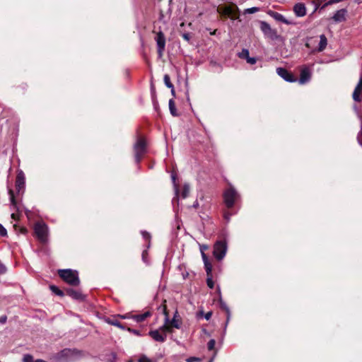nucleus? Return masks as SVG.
I'll return each instance as SVG.
<instances>
[{"label":"nucleus","instance_id":"46","mask_svg":"<svg viewBox=\"0 0 362 362\" xmlns=\"http://www.w3.org/2000/svg\"><path fill=\"white\" fill-rule=\"evenodd\" d=\"M358 143L362 146V131L359 132V134H358Z\"/></svg>","mask_w":362,"mask_h":362},{"label":"nucleus","instance_id":"10","mask_svg":"<svg viewBox=\"0 0 362 362\" xmlns=\"http://www.w3.org/2000/svg\"><path fill=\"white\" fill-rule=\"evenodd\" d=\"M276 73L279 76H281L282 78H284L286 81L295 82L296 81V79L294 78V76L290 72H288L286 69L281 68V67L277 68Z\"/></svg>","mask_w":362,"mask_h":362},{"label":"nucleus","instance_id":"15","mask_svg":"<svg viewBox=\"0 0 362 362\" xmlns=\"http://www.w3.org/2000/svg\"><path fill=\"white\" fill-rule=\"evenodd\" d=\"M171 179H172V181L173 183L174 190H175V197L173 199V203H175L176 202L177 204H179V199H178L179 187H178V185L176 183V179H177L176 173H172Z\"/></svg>","mask_w":362,"mask_h":362},{"label":"nucleus","instance_id":"40","mask_svg":"<svg viewBox=\"0 0 362 362\" xmlns=\"http://www.w3.org/2000/svg\"><path fill=\"white\" fill-rule=\"evenodd\" d=\"M247 62L250 64H255L257 62V59L255 58V57H249L247 59H246Z\"/></svg>","mask_w":362,"mask_h":362},{"label":"nucleus","instance_id":"41","mask_svg":"<svg viewBox=\"0 0 362 362\" xmlns=\"http://www.w3.org/2000/svg\"><path fill=\"white\" fill-rule=\"evenodd\" d=\"M6 267L1 263V261L0 260V274H3L6 273Z\"/></svg>","mask_w":362,"mask_h":362},{"label":"nucleus","instance_id":"26","mask_svg":"<svg viewBox=\"0 0 362 362\" xmlns=\"http://www.w3.org/2000/svg\"><path fill=\"white\" fill-rule=\"evenodd\" d=\"M189 185L188 184H185L183 185L182 192L181 194L182 198L185 199L189 196Z\"/></svg>","mask_w":362,"mask_h":362},{"label":"nucleus","instance_id":"47","mask_svg":"<svg viewBox=\"0 0 362 362\" xmlns=\"http://www.w3.org/2000/svg\"><path fill=\"white\" fill-rule=\"evenodd\" d=\"M209 247L206 245H200V251H201V253H202V252H204L205 250H208Z\"/></svg>","mask_w":362,"mask_h":362},{"label":"nucleus","instance_id":"39","mask_svg":"<svg viewBox=\"0 0 362 362\" xmlns=\"http://www.w3.org/2000/svg\"><path fill=\"white\" fill-rule=\"evenodd\" d=\"M139 362H152V361L146 356H142L139 358Z\"/></svg>","mask_w":362,"mask_h":362},{"label":"nucleus","instance_id":"16","mask_svg":"<svg viewBox=\"0 0 362 362\" xmlns=\"http://www.w3.org/2000/svg\"><path fill=\"white\" fill-rule=\"evenodd\" d=\"M164 313L165 315V324L163 326L160 327L158 329V330H159V332L161 334H165L167 335V333L172 332V329H171L170 326L168 325L169 318H168V316L167 315L165 310H164Z\"/></svg>","mask_w":362,"mask_h":362},{"label":"nucleus","instance_id":"29","mask_svg":"<svg viewBox=\"0 0 362 362\" xmlns=\"http://www.w3.org/2000/svg\"><path fill=\"white\" fill-rule=\"evenodd\" d=\"M221 308L225 310V311L226 312V314H227V322H228V321L230 320V310L228 308V306L226 305V303H222V302L221 303Z\"/></svg>","mask_w":362,"mask_h":362},{"label":"nucleus","instance_id":"7","mask_svg":"<svg viewBox=\"0 0 362 362\" xmlns=\"http://www.w3.org/2000/svg\"><path fill=\"white\" fill-rule=\"evenodd\" d=\"M260 30L265 36L272 40L276 39L278 37L276 30L272 29L270 25L265 21L260 22Z\"/></svg>","mask_w":362,"mask_h":362},{"label":"nucleus","instance_id":"51","mask_svg":"<svg viewBox=\"0 0 362 362\" xmlns=\"http://www.w3.org/2000/svg\"><path fill=\"white\" fill-rule=\"evenodd\" d=\"M192 206L194 208H197L199 206V203L197 201H195L194 203L193 204Z\"/></svg>","mask_w":362,"mask_h":362},{"label":"nucleus","instance_id":"20","mask_svg":"<svg viewBox=\"0 0 362 362\" xmlns=\"http://www.w3.org/2000/svg\"><path fill=\"white\" fill-rule=\"evenodd\" d=\"M66 293L68 296L76 300H81L83 298V295L79 291H76L73 288L66 289Z\"/></svg>","mask_w":362,"mask_h":362},{"label":"nucleus","instance_id":"54","mask_svg":"<svg viewBox=\"0 0 362 362\" xmlns=\"http://www.w3.org/2000/svg\"><path fill=\"white\" fill-rule=\"evenodd\" d=\"M145 257H146V252L144 251V252H143V254H142V258H143L144 261H146Z\"/></svg>","mask_w":362,"mask_h":362},{"label":"nucleus","instance_id":"31","mask_svg":"<svg viewBox=\"0 0 362 362\" xmlns=\"http://www.w3.org/2000/svg\"><path fill=\"white\" fill-rule=\"evenodd\" d=\"M204 267L207 274V276H211V271H212V265L209 262L207 263L204 264Z\"/></svg>","mask_w":362,"mask_h":362},{"label":"nucleus","instance_id":"33","mask_svg":"<svg viewBox=\"0 0 362 362\" xmlns=\"http://www.w3.org/2000/svg\"><path fill=\"white\" fill-rule=\"evenodd\" d=\"M23 362H34L33 357L31 355L27 354L23 356Z\"/></svg>","mask_w":362,"mask_h":362},{"label":"nucleus","instance_id":"44","mask_svg":"<svg viewBox=\"0 0 362 362\" xmlns=\"http://www.w3.org/2000/svg\"><path fill=\"white\" fill-rule=\"evenodd\" d=\"M128 331L136 334V335H138V336H140L141 334H140V332L139 330H136V329H131V328H128Z\"/></svg>","mask_w":362,"mask_h":362},{"label":"nucleus","instance_id":"23","mask_svg":"<svg viewBox=\"0 0 362 362\" xmlns=\"http://www.w3.org/2000/svg\"><path fill=\"white\" fill-rule=\"evenodd\" d=\"M8 194L10 196L11 204L12 206V210L17 209V203L14 197L13 191L11 189H8Z\"/></svg>","mask_w":362,"mask_h":362},{"label":"nucleus","instance_id":"36","mask_svg":"<svg viewBox=\"0 0 362 362\" xmlns=\"http://www.w3.org/2000/svg\"><path fill=\"white\" fill-rule=\"evenodd\" d=\"M215 344H216V341H215L214 339L209 340V341L208 342V349L209 350L214 349V346H215Z\"/></svg>","mask_w":362,"mask_h":362},{"label":"nucleus","instance_id":"50","mask_svg":"<svg viewBox=\"0 0 362 362\" xmlns=\"http://www.w3.org/2000/svg\"><path fill=\"white\" fill-rule=\"evenodd\" d=\"M6 321V316H4V317H0V322L1 323H5Z\"/></svg>","mask_w":362,"mask_h":362},{"label":"nucleus","instance_id":"52","mask_svg":"<svg viewBox=\"0 0 362 362\" xmlns=\"http://www.w3.org/2000/svg\"><path fill=\"white\" fill-rule=\"evenodd\" d=\"M171 89V93L173 96H175V89H174V86H173V88H170Z\"/></svg>","mask_w":362,"mask_h":362},{"label":"nucleus","instance_id":"28","mask_svg":"<svg viewBox=\"0 0 362 362\" xmlns=\"http://www.w3.org/2000/svg\"><path fill=\"white\" fill-rule=\"evenodd\" d=\"M163 80H164V83H165V85L169 88H173V83L170 82V78L169 76V75L168 74H165L163 77Z\"/></svg>","mask_w":362,"mask_h":362},{"label":"nucleus","instance_id":"48","mask_svg":"<svg viewBox=\"0 0 362 362\" xmlns=\"http://www.w3.org/2000/svg\"><path fill=\"white\" fill-rule=\"evenodd\" d=\"M212 315V313L211 312H208L206 313L205 315H204V318L206 320H209L211 317Z\"/></svg>","mask_w":362,"mask_h":362},{"label":"nucleus","instance_id":"42","mask_svg":"<svg viewBox=\"0 0 362 362\" xmlns=\"http://www.w3.org/2000/svg\"><path fill=\"white\" fill-rule=\"evenodd\" d=\"M141 235H142L143 238L146 240H149L151 238L150 234L146 231H142Z\"/></svg>","mask_w":362,"mask_h":362},{"label":"nucleus","instance_id":"38","mask_svg":"<svg viewBox=\"0 0 362 362\" xmlns=\"http://www.w3.org/2000/svg\"><path fill=\"white\" fill-rule=\"evenodd\" d=\"M187 362H199L201 361V358L197 357H189L187 358Z\"/></svg>","mask_w":362,"mask_h":362},{"label":"nucleus","instance_id":"4","mask_svg":"<svg viewBox=\"0 0 362 362\" xmlns=\"http://www.w3.org/2000/svg\"><path fill=\"white\" fill-rule=\"evenodd\" d=\"M227 243L225 240H218L214 245L213 255L214 257L220 261L222 260L227 252Z\"/></svg>","mask_w":362,"mask_h":362},{"label":"nucleus","instance_id":"57","mask_svg":"<svg viewBox=\"0 0 362 362\" xmlns=\"http://www.w3.org/2000/svg\"><path fill=\"white\" fill-rule=\"evenodd\" d=\"M180 25H181V26H183V25H184V23H182L180 24Z\"/></svg>","mask_w":362,"mask_h":362},{"label":"nucleus","instance_id":"17","mask_svg":"<svg viewBox=\"0 0 362 362\" xmlns=\"http://www.w3.org/2000/svg\"><path fill=\"white\" fill-rule=\"evenodd\" d=\"M268 13L277 21L282 22L286 25H289L291 23L282 14L279 13L270 11Z\"/></svg>","mask_w":362,"mask_h":362},{"label":"nucleus","instance_id":"53","mask_svg":"<svg viewBox=\"0 0 362 362\" xmlns=\"http://www.w3.org/2000/svg\"><path fill=\"white\" fill-rule=\"evenodd\" d=\"M11 218H13V219H16V214L15 213H13L11 214Z\"/></svg>","mask_w":362,"mask_h":362},{"label":"nucleus","instance_id":"12","mask_svg":"<svg viewBox=\"0 0 362 362\" xmlns=\"http://www.w3.org/2000/svg\"><path fill=\"white\" fill-rule=\"evenodd\" d=\"M293 11L296 16L303 17L306 15V7L303 3H298L293 7Z\"/></svg>","mask_w":362,"mask_h":362},{"label":"nucleus","instance_id":"24","mask_svg":"<svg viewBox=\"0 0 362 362\" xmlns=\"http://www.w3.org/2000/svg\"><path fill=\"white\" fill-rule=\"evenodd\" d=\"M169 109L171 115L174 117L177 116L178 114L177 112V110L175 108V102L173 99L169 100Z\"/></svg>","mask_w":362,"mask_h":362},{"label":"nucleus","instance_id":"34","mask_svg":"<svg viewBox=\"0 0 362 362\" xmlns=\"http://www.w3.org/2000/svg\"><path fill=\"white\" fill-rule=\"evenodd\" d=\"M206 283H207V286L210 288H214V281H213V280L211 279V276H207Z\"/></svg>","mask_w":362,"mask_h":362},{"label":"nucleus","instance_id":"8","mask_svg":"<svg viewBox=\"0 0 362 362\" xmlns=\"http://www.w3.org/2000/svg\"><path fill=\"white\" fill-rule=\"evenodd\" d=\"M156 41L158 47V57H162L165 47V37L162 32H158L157 33Z\"/></svg>","mask_w":362,"mask_h":362},{"label":"nucleus","instance_id":"19","mask_svg":"<svg viewBox=\"0 0 362 362\" xmlns=\"http://www.w3.org/2000/svg\"><path fill=\"white\" fill-rule=\"evenodd\" d=\"M168 325L170 326V327H175L176 329H180L181 326V320L180 319V316L178 315V313L176 311L174 314L173 318L170 320Z\"/></svg>","mask_w":362,"mask_h":362},{"label":"nucleus","instance_id":"55","mask_svg":"<svg viewBox=\"0 0 362 362\" xmlns=\"http://www.w3.org/2000/svg\"><path fill=\"white\" fill-rule=\"evenodd\" d=\"M35 362H46V361L39 359V360L35 361Z\"/></svg>","mask_w":362,"mask_h":362},{"label":"nucleus","instance_id":"5","mask_svg":"<svg viewBox=\"0 0 362 362\" xmlns=\"http://www.w3.org/2000/svg\"><path fill=\"white\" fill-rule=\"evenodd\" d=\"M146 143L144 139L139 138L134 144L135 159L139 163L146 152Z\"/></svg>","mask_w":362,"mask_h":362},{"label":"nucleus","instance_id":"6","mask_svg":"<svg viewBox=\"0 0 362 362\" xmlns=\"http://www.w3.org/2000/svg\"><path fill=\"white\" fill-rule=\"evenodd\" d=\"M35 233L42 243H45L47 240L48 228L47 225L43 223H37L35 225Z\"/></svg>","mask_w":362,"mask_h":362},{"label":"nucleus","instance_id":"45","mask_svg":"<svg viewBox=\"0 0 362 362\" xmlns=\"http://www.w3.org/2000/svg\"><path fill=\"white\" fill-rule=\"evenodd\" d=\"M182 36L186 41L189 42L190 40V35L189 33H183Z\"/></svg>","mask_w":362,"mask_h":362},{"label":"nucleus","instance_id":"37","mask_svg":"<svg viewBox=\"0 0 362 362\" xmlns=\"http://www.w3.org/2000/svg\"><path fill=\"white\" fill-rule=\"evenodd\" d=\"M0 235L4 237L7 235L6 229L0 223Z\"/></svg>","mask_w":362,"mask_h":362},{"label":"nucleus","instance_id":"21","mask_svg":"<svg viewBox=\"0 0 362 362\" xmlns=\"http://www.w3.org/2000/svg\"><path fill=\"white\" fill-rule=\"evenodd\" d=\"M151 316V313L149 311H146L141 315H133L132 320H134L136 322H141L144 321L147 317Z\"/></svg>","mask_w":362,"mask_h":362},{"label":"nucleus","instance_id":"30","mask_svg":"<svg viewBox=\"0 0 362 362\" xmlns=\"http://www.w3.org/2000/svg\"><path fill=\"white\" fill-rule=\"evenodd\" d=\"M259 8L258 7H252V8H246L244 11V14L255 13L259 11Z\"/></svg>","mask_w":362,"mask_h":362},{"label":"nucleus","instance_id":"11","mask_svg":"<svg viewBox=\"0 0 362 362\" xmlns=\"http://www.w3.org/2000/svg\"><path fill=\"white\" fill-rule=\"evenodd\" d=\"M149 336H151L155 341L158 342H164L166 340V334H161L159 330L155 329L151 330L148 332Z\"/></svg>","mask_w":362,"mask_h":362},{"label":"nucleus","instance_id":"25","mask_svg":"<svg viewBox=\"0 0 362 362\" xmlns=\"http://www.w3.org/2000/svg\"><path fill=\"white\" fill-rule=\"evenodd\" d=\"M107 322L110 325L116 326L122 329H124L125 327L116 319H108Z\"/></svg>","mask_w":362,"mask_h":362},{"label":"nucleus","instance_id":"32","mask_svg":"<svg viewBox=\"0 0 362 362\" xmlns=\"http://www.w3.org/2000/svg\"><path fill=\"white\" fill-rule=\"evenodd\" d=\"M50 288L51 290L54 292L58 296H63V291H62L60 289H59L57 286H50Z\"/></svg>","mask_w":362,"mask_h":362},{"label":"nucleus","instance_id":"3","mask_svg":"<svg viewBox=\"0 0 362 362\" xmlns=\"http://www.w3.org/2000/svg\"><path fill=\"white\" fill-rule=\"evenodd\" d=\"M218 11L221 15L228 16L232 19L239 18V8L235 4H230L218 8Z\"/></svg>","mask_w":362,"mask_h":362},{"label":"nucleus","instance_id":"43","mask_svg":"<svg viewBox=\"0 0 362 362\" xmlns=\"http://www.w3.org/2000/svg\"><path fill=\"white\" fill-rule=\"evenodd\" d=\"M202 259H203V262L204 264L209 262L208 259V257H207L206 255L204 253V252H202Z\"/></svg>","mask_w":362,"mask_h":362},{"label":"nucleus","instance_id":"56","mask_svg":"<svg viewBox=\"0 0 362 362\" xmlns=\"http://www.w3.org/2000/svg\"><path fill=\"white\" fill-rule=\"evenodd\" d=\"M187 99L188 101L189 100V94L188 93H187Z\"/></svg>","mask_w":362,"mask_h":362},{"label":"nucleus","instance_id":"9","mask_svg":"<svg viewBox=\"0 0 362 362\" xmlns=\"http://www.w3.org/2000/svg\"><path fill=\"white\" fill-rule=\"evenodd\" d=\"M16 187L18 193L23 192L25 188V175L23 171H19L17 174Z\"/></svg>","mask_w":362,"mask_h":362},{"label":"nucleus","instance_id":"14","mask_svg":"<svg viewBox=\"0 0 362 362\" xmlns=\"http://www.w3.org/2000/svg\"><path fill=\"white\" fill-rule=\"evenodd\" d=\"M310 76L309 69L308 68H303L300 72V76L298 81L299 83L305 84L307 83L310 80Z\"/></svg>","mask_w":362,"mask_h":362},{"label":"nucleus","instance_id":"18","mask_svg":"<svg viewBox=\"0 0 362 362\" xmlns=\"http://www.w3.org/2000/svg\"><path fill=\"white\" fill-rule=\"evenodd\" d=\"M346 13L347 11L346 9H340L334 13L332 18L335 22L344 21L346 19Z\"/></svg>","mask_w":362,"mask_h":362},{"label":"nucleus","instance_id":"49","mask_svg":"<svg viewBox=\"0 0 362 362\" xmlns=\"http://www.w3.org/2000/svg\"><path fill=\"white\" fill-rule=\"evenodd\" d=\"M230 216H231V214H230V213H228V212H226V213L224 214V218H225L227 221H228L230 220Z\"/></svg>","mask_w":362,"mask_h":362},{"label":"nucleus","instance_id":"27","mask_svg":"<svg viewBox=\"0 0 362 362\" xmlns=\"http://www.w3.org/2000/svg\"><path fill=\"white\" fill-rule=\"evenodd\" d=\"M238 56L239 58L246 60L250 57L249 50L247 49H243L242 51L238 54Z\"/></svg>","mask_w":362,"mask_h":362},{"label":"nucleus","instance_id":"2","mask_svg":"<svg viewBox=\"0 0 362 362\" xmlns=\"http://www.w3.org/2000/svg\"><path fill=\"white\" fill-rule=\"evenodd\" d=\"M238 198L239 194L232 185H230L223 192L224 202L228 208H232Z\"/></svg>","mask_w":362,"mask_h":362},{"label":"nucleus","instance_id":"35","mask_svg":"<svg viewBox=\"0 0 362 362\" xmlns=\"http://www.w3.org/2000/svg\"><path fill=\"white\" fill-rule=\"evenodd\" d=\"M132 315H133L132 313H129L124 315H119L118 317L121 319H132Z\"/></svg>","mask_w":362,"mask_h":362},{"label":"nucleus","instance_id":"13","mask_svg":"<svg viewBox=\"0 0 362 362\" xmlns=\"http://www.w3.org/2000/svg\"><path fill=\"white\" fill-rule=\"evenodd\" d=\"M362 95V77L360 78L358 83L357 84L355 90L353 93V99L356 102L361 100Z\"/></svg>","mask_w":362,"mask_h":362},{"label":"nucleus","instance_id":"1","mask_svg":"<svg viewBox=\"0 0 362 362\" xmlns=\"http://www.w3.org/2000/svg\"><path fill=\"white\" fill-rule=\"evenodd\" d=\"M59 276L71 286H78L80 283L78 274L76 271L71 269L59 270Z\"/></svg>","mask_w":362,"mask_h":362},{"label":"nucleus","instance_id":"22","mask_svg":"<svg viewBox=\"0 0 362 362\" xmlns=\"http://www.w3.org/2000/svg\"><path fill=\"white\" fill-rule=\"evenodd\" d=\"M327 40L326 37L324 35H321L320 37L318 50L320 52L324 50L327 46Z\"/></svg>","mask_w":362,"mask_h":362}]
</instances>
